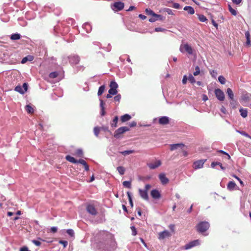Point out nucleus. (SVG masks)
<instances>
[{
  "label": "nucleus",
  "mask_w": 251,
  "mask_h": 251,
  "mask_svg": "<svg viewBox=\"0 0 251 251\" xmlns=\"http://www.w3.org/2000/svg\"><path fill=\"white\" fill-rule=\"evenodd\" d=\"M209 224L207 222H201L196 226L197 230L201 233L205 232L209 227Z\"/></svg>",
  "instance_id": "obj_1"
},
{
  "label": "nucleus",
  "mask_w": 251,
  "mask_h": 251,
  "mask_svg": "<svg viewBox=\"0 0 251 251\" xmlns=\"http://www.w3.org/2000/svg\"><path fill=\"white\" fill-rule=\"evenodd\" d=\"M151 185L149 184H146L145 186V189L142 190L141 189H139V193L140 197L146 201L149 200V196L148 191L151 189Z\"/></svg>",
  "instance_id": "obj_2"
},
{
  "label": "nucleus",
  "mask_w": 251,
  "mask_h": 251,
  "mask_svg": "<svg viewBox=\"0 0 251 251\" xmlns=\"http://www.w3.org/2000/svg\"><path fill=\"white\" fill-rule=\"evenodd\" d=\"M251 94L245 93H243L241 96L240 101L242 103L244 106H247V104L251 100Z\"/></svg>",
  "instance_id": "obj_3"
},
{
  "label": "nucleus",
  "mask_w": 251,
  "mask_h": 251,
  "mask_svg": "<svg viewBox=\"0 0 251 251\" xmlns=\"http://www.w3.org/2000/svg\"><path fill=\"white\" fill-rule=\"evenodd\" d=\"M129 130V128L127 126L121 127L115 131L114 136L116 138H119L122 134Z\"/></svg>",
  "instance_id": "obj_4"
},
{
  "label": "nucleus",
  "mask_w": 251,
  "mask_h": 251,
  "mask_svg": "<svg viewBox=\"0 0 251 251\" xmlns=\"http://www.w3.org/2000/svg\"><path fill=\"white\" fill-rule=\"evenodd\" d=\"M124 7V3L121 1L115 2L111 5L112 9L115 11L122 10Z\"/></svg>",
  "instance_id": "obj_5"
},
{
  "label": "nucleus",
  "mask_w": 251,
  "mask_h": 251,
  "mask_svg": "<svg viewBox=\"0 0 251 251\" xmlns=\"http://www.w3.org/2000/svg\"><path fill=\"white\" fill-rule=\"evenodd\" d=\"M206 159H201L195 161L193 163V168L195 170L201 169L203 167L204 163L206 161Z\"/></svg>",
  "instance_id": "obj_6"
},
{
  "label": "nucleus",
  "mask_w": 251,
  "mask_h": 251,
  "mask_svg": "<svg viewBox=\"0 0 251 251\" xmlns=\"http://www.w3.org/2000/svg\"><path fill=\"white\" fill-rule=\"evenodd\" d=\"M180 50L182 52L186 51L189 54H192L193 53V49L188 44H185L182 46L180 47Z\"/></svg>",
  "instance_id": "obj_7"
},
{
  "label": "nucleus",
  "mask_w": 251,
  "mask_h": 251,
  "mask_svg": "<svg viewBox=\"0 0 251 251\" xmlns=\"http://www.w3.org/2000/svg\"><path fill=\"white\" fill-rule=\"evenodd\" d=\"M199 245L200 241L199 240H195L186 244L184 246V249L185 250H189Z\"/></svg>",
  "instance_id": "obj_8"
},
{
  "label": "nucleus",
  "mask_w": 251,
  "mask_h": 251,
  "mask_svg": "<svg viewBox=\"0 0 251 251\" xmlns=\"http://www.w3.org/2000/svg\"><path fill=\"white\" fill-rule=\"evenodd\" d=\"M86 210L87 212L92 215L95 216L97 214V211L93 205L89 204L87 206Z\"/></svg>",
  "instance_id": "obj_9"
},
{
  "label": "nucleus",
  "mask_w": 251,
  "mask_h": 251,
  "mask_svg": "<svg viewBox=\"0 0 251 251\" xmlns=\"http://www.w3.org/2000/svg\"><path fill=\"white\" fill-rule=\"evenodd\" d=\"M161 165V161L159 160H156L154 163H150L147 164L150 169H155Z\"/></svg>",
  "instance_id": "obj_10"
},
{
  "label": "nucleus",
  "mask_w": 251,
  "mask_h": 251,
  "mask_svg": "<svg viewBox=\"0 0 251 251\" xmlns=\"http://www.w3.org/2000/svg\"><path fill=\"white\" fill-rule=\"evenodd\" d=\"M158 238L160 240H162L165 239V238L169 237L171 236V234L169 231L168 230H164L162 232H160L158 233Z\"/></svg>",
  "instance_id": "obj_11"
},
{
  "label": "nucleus",
  "mask_w": 251,
  "mask_h": 251,
  "mask_svg": "<svg viewBox=\"0 0 251 251\" xmlns=\"http://www.w3.org/2000/svg\"><path fill=\"white\" fill-rule=\"evenodd\" d=\"M158 177L161 183L163 185L167 184L169 181V179L166 176L164 173L160 174Z\"/></svg>",
  "instance_id": "obj_12"
},
{
  "label": "nucleus",
  "mask_w": 251,
  "mask_h": 251,
  "mask_svg": "<svg viewBox=\"0 0 251 251\" xmlns=\"http://www.w3.org/2000/svg\"><path fill=\"white\" fill-rule=\"evenodd\" d=\"M227 188L229 191L238 190L239 188L233 181H229L227 185Z\"/></svg>",
  "instance_id": "obj_13"
},
{
  "label": "nucleus",
  "mask_w": 251,
  "mask_h": 251,
  "mask_svg": "<svg viewBox=\"0 0 251 251\" xmlns=\"http://www.w3.org/2000/svg\"><path fill=\"white\" fill-rule=\"evenodd\" d=\"M151 195L154 199H159L161 197V195L158 190L153 189L151 192Z\"/></svg>",
  "instance_id": "obj_14"
},
{
  "label": "nucleus",
  "mask_w": 251,
  "mask_h": 251,
  "mask_svg": "<svg viewBox=\"0 0 251 251\" xmlns=\"http://www.w3.org/2000/svg\"><path fill=\"white\" fill-rule=\"evenodd\" d=\"M158 123L162 125H165L169 124V119L166 116H163L159 119Z\"/></svg>",
  "instance_id": "obj_15"
},
{
  "label": "nucleus",
  "mask_w": 251,
  "mask_h": 251,
  "mask_svg": "<svg viewBox=\"0 0 251 251\" xmlns=\"http://www.w3.org/2000/svg\"><path fill=\"white\" fill-rule=\"evenodd\" d=\"M80 61V58L79 56L76 55V56H73L70 58L69 62L70 63L73 64H77Z\"/></svg>",
  "instance_id": "obj_16"
},
{
  "label": "nucleus",
  "mask_w": 251,
  "mask_h": 251,
  "mask_svg": "<svg viewBox=\"0 0 251 251\" xmlns=\"http://www.w3.org/2000/svg\"><path fill=\"white\" fill-rule=\"evenodd\" d=\"M184 147H185V145H184V144H183L182 143L172 144L170 145V150L174 151L175 150H176L178 148H180L182 149Z\"/></svg>",
  "instance_id": "obj_17"
},
{
  "label": "nucleus",
  "mask_w": 251,
  "mask_h": 251,
  "mask_svg": "<svg viewBox=\"0 0 251 251\" xmlns=\"http://www.w3.org/2000/svg\"><path fill=\"white\" fill-rule=\"evenodd\" d=\"M230 106L233 108L235 109L239 105V103L236 100L234 99L230 100Z\"/></svg>",
  "instance_id": "obj_18"
},
{
  "label": "nucleus",
  "mask_w": 251,
  "mask_h": 251,
  "mask_svg": "<svg viewBox=\"0 0 251 251\" xmlns=\"http://www.w3.org/2000/svg\"><path fill=\"white\" fill-rule=\"evenodd\" d=\"M131 118V117L129 114H126L121 117V121L122 123H124L130 120Z\"/></svg>",
  "instance_id": "obj_19"
},
{
  "label": "nucleus",
  "mask_w": 251,
  "mask_h": 251,
  "mask_svg": "<svg viewBox=\"0 0 251 251\" xmlns=\"http://www.w3.org/2000/svg\"><path fill=\"white\" fill-rule=\"evenodd\" d=\"M65 158L66 159L70 162L75 164L79 163L78 160H76L74 157L69 155H67Z\"/></svg>",
  "instance_id": "obj_20"
},
{
  "label": "nucleus",
  "mask_w": 251,
  "mask_h": 251,
  "mask_svg": "<svg viewBox=\"0 0 251 251\" xmlns=\"http://www.w3.org/2000/svg\"><path fill=\"white\" fill-rule=\"evenodd\" d=\"M34 59V57L32 55H27V56L23 58L22 60L21 63L24 64L27 61H32Z\"/></svg>",
  "instance_id": "obj_21"
},
{
  "label": "nucleus",
  "mask_w": 251,
  "mask_h": 251,
  "mask_svg": "<svg viewBox=\"0 0 251 251\" xmlns=\"http://www.w3.org/2000/svg\"><path fill=\"white\" fill-rule=\"evenodd\" d=\"M79 163L82 164L84 166L85 170L86 171H88L89 170V166L87 163V162L83 159H79L78 160Z\"/></svg>",
  "instance_id": "obj_22"
},
{
  "label": "nucleus",
  "mask_w": 251,
  "mask_h": 251,
  "mask_svg": "<svg viewBox=\"0 0 251 251\" xmlns=\"http://www.w3.org/2000/svg\"><path fill=\"white\" fill-rule=\"evenodd\" d=\"M184 10L187 11V12L191 15H192L195 13L194 9L192 7L189 6H185L184 7Z\"/></svg>",
  "instance_id": "obj_23"
},
{
  "label": "nucleus",
  "mask_w": 251,
  "mask_h": 251,
  "mask_svg": "<svg viewBox=\"0 0 251 251\" xmlns=\"http://www.w3.org/2000/svg\"><path fill=\"white\" fill-rule=\"evenodd\" d=\"M104 103L103 101L102 100H100V106L101 108L100 115L102 116H104L105 114V108H104Z\"/></svg>",
  "instance_id": "obj_24"
},
{
  "label": "nucleus",
  "mask_w": 251,
  "mask_h": 251,
  "mask_svg": "<svg viewBox=\"0 0 251 251\" xmlns=\"http://www.w3.org/2000/svg\"><path fill=\"white\" fill-rule=\"evenodd\" d=\"M239 112L240 113V115L241 116L243 117V118H246L247 117V115H248V110L247 109H244V108H241L240 109H239Z\"/></svg>",
  "instance_id": "obj_25"
},
{
  "label": "nucleus",
  "mask_w": 251,
  "mask_h": 251,
  "mask_svg": "<svg viewBox=\"0 0 251 251\" xmlns=\"http://www.w3.org/2000/svg\"><path fill=\"white\" fill-rule=\"evenodd\" d=\"M226 93L230 100L234 99V94L230 88H228L227 89Z\"/></svg>",
  "instance_id": "obj_26"
},
{
  "label": "nucleus",
  "mask_w": 251,
  "mask_h": 251,
  "mask_svg": "<svg viewBox=\"0 0 251 251\" xmlns=\"http://www.w3.org/2000/svg\"><path fill=\"white\" fill-rule=\"evenodd\" d=\"M245 36L247 39L246 45L247 46H250L251 45L250 34L249 31H246L245 32Z\"/></svg>",
  "instance_id": "obj_27"
},
{
  "label": "nucleus",
  "mask_w": 251,
  "mask_h": 251,
  "mask_svg": "<svg viewBox=\"0 0 251 251\" xmlns=\"http://www.w3.org/2000/svg\"><path fill=\"white\" fill-rule=\"evenodd\" d=\"M21 38V35L19 33H14L11 35L10 39L12 40H19Z\"/></svg>",
  "instance_id": "obj_28"
},
{
  "label": "nucleus",
  "mask_w": 251,
  "mask_h": 251,
  "mask_svg": "<svg viewBox=\"0 0 251 251\" xmlns=\"http://www.w3.org/2000/svg\"><path fill=\"white\" fill-rule=\"evenodd\" d=\"M118 117L117 116H116L114 118V119L112 121V123L111 124V126L113 127H117V124L118 123Z\"/></svg>",
  "instance_id": "obj_29"
},
{
  "label": "nucleus",
  "mask_w": 251,
  "mask_h": 251,
  "mask_svg": "<svg viewBox=\"0 0 251 251\" xmlns=\"http://www.w3.org/2000/svg\"><path fill=\"white\" fill-rule=\"evenodd\" d=\"M135 151L134 150H127V151H121L120 153L123 154L124 156H126V155H128L133 153H134Z\"/></svg>",
  "instance_id": "obj_30"
},
{
  "label": "nucleus",
  "mask_w": 251,
  "mask_h": 251,
  "mask_svg": "<svg viewBox=\"0 0 251 251\" xmlns=\"http://www.w3.org/2000/svg\"><path fill=\"white\" fill-rule=\"evenodd\" d=\"M25 110L28 113L32 114L34 112V109L33 107L29 105H27L25 106Z\"/></svg>",
  "instance_id": "obj_31"
},
{
  "label": "nucleus",
  "mask_w": 251,
  "mask_h": 251,
  "mask_svg": "<svg viewBox=\"0 0 251 251\" xmlns=\"http://www.w3.org/2000/svg\"><path fill=\"white\" fill-rule=\"evenodd\" d=\"M105 90V86L104 85L100 86L99 88L98 92V95L100 96L102 94V93L104 92Z\"/></svg>",
  "instance_id": "obj_32"
},
{
  "label": "nucleus",
  "mask_w": 251,
  "mask_h": 251,
  "mask_svg": "<svg viewBox=\"0 0 251 251\" xmlns=\"http://www.w3.org/2000/svg\"><path fill=\"white\" fill-rule=\"evenodd\" d=\"M74 155L78 156V157H82L83 156V151L81 149H77L75 151Z\"/></svg>",
  "instance_id": "obj_33"
},
{
  "label": "nucleus",
  "mask_w": 251,
  "mask_h": 251,
  "mask_svg": "<svg viewBox=\"0 0 251 251\" xmlns=\"http://www.w3.org/2000/svg\"><path fill=\"white\" fill-rule=\"evenodd\" d=\"M198 18L201 22H205L207 21V18L203 15L198 14Z\"/></svg>",
  "instance_id": "obj_34"
},
{
  "label": "nucleus",
  "mask_w": 251,
  "mask_h": 251,
  "mask_svg": "<svg viewBox=\"0 0 251 251\" xmlns=\"http://www.w3.org/2000/svg\"><path fill=\"white\" fill-rule=\"evenodd\" d=\"M123 185L124 187L127 188H131V181H125L123 182Z\"/></svg>",
  "instance_id": "obj_35"
},
{
  "label": "nucleus",
  "mask_w": 251,
  "mask_h": 251,
  "mask_svg": "<svg viewBox=\"0 0 251 251\" xmlns=\"http://www.w3.org/2000/svg\"><path fill=\"white\" fill-rule=\"evenodd\" d=\"M117 170L119 174L121 175H124L125 172V169L124 167L122 166L118 167Z\"/></svg>",
  "instance_id": "obj_36"
},
{
  "label": "nucleus",
  "mask_w": 251,
  "mask_h": 251,
  "mask_svg": "<svg viewBox=\"0 0 251 251\" xmlns=\"http://www.w3.org/2000/svg\"><path fill=\"white\" fill-rule=\"evenodd\" d=\"M15 91L19 92L20 93L22 94L25 93V91H24L22 87L20 85L17 86L15 88Z\"/></svg>",
  "instance_id": "obj_37"
},
{
  "label": "nucleus",
  "mask_w": 251,
  "mask_h": 251,
  "mask_svg": "<svg viewBox=\"0 0 251 251\" xmlns=\"http://www.w3.org/2000/svg\"><path fill=\"white\" fill-rule=\"evenodd\" d=\"M118 85L115 81H112L110 82V88L117 89V88H118Z\"/></svg>",
  "instance_id": "obj_38"
},
{
  "label": "nucleus",
  "mask_w": 251,
  "mask_h": 251,
  "mask_svg": "<svg viewBox=\"0 0 251 251\" xmlns=\"http://www.w3.org/2000/svg\"><path fill=\"white\" fill-rule=\"evenodd\" d=\"M228 9L232 15L236 16L237 15V11L236 10L232 8L230 5L228 4Z\"/></svg>",
  "instance_id": "obj_39"
},
{
  "label": "nucleus",
  "mask_w": 251,
  "mask_h": 251,
  "mask_svg": "<svg viewBox=\"0 0 251 251\" xmlns=\"http://www.w3.org/2000/svg\"><path fill=\"white\" fill-rule=\"evenodd\" d=\"M236 131L237 132L239 133L240 134H241V135L251 139V136L249 134H248L247 133H246L245 131H240V130H236Z\"/></svg>",
  "instance_id": "obj_40"
},
{
  "label": "nucleus",
  "mask_w": 251,
  "mask_h": 251,
  "mask_svg": "<svg viewBox=\"0 0 251 251\" xmlns=\"http://www.w3.org/2000/svg\"><path fill=\"white\" fill-rule=\"evenodd\" d=\"M155 15H157V14L155 13L152 15V17L149 19V21L151 23L154 22L158 20L157 17H156Z\"/></svg>",
  "instance_id": "obj_41"
},
{
  "label": "nucleus",
  "mask_w": 251,
  "mask_h": 251,
  "mask_svg": "<svg viewBox=\"0 0 251 251\" xmlns=\"http://www.w3.org/2000/svg\"><path fill=\"white\" fill-rule=\"evenodd\" d=\"M58 75V74L56 72H51L49 74V77L51 78H55Z\"/></svg>",
  "instance_id": "obj_42"
},
{
  "label": "nucleus",
  "mask_w": 251,
  "mask_h": 251,
  "mask_svg": "<svg viewBox=\"0 0 251 251\" xmlns=\"http://www.w3.org/2000/svg\"><path fill=\"white\" fill-rule=\"evenodd\" d=\"M189 81L192 84L196 82L195 78L192 75L190 74L188 76Z\"/></svg>",
  "instance_id": "obj_43"
},
{
  "label": "nucleus",
  "mask_w": 251,
  "mask_h": 251,
  "mask_svg": "<svg viewBox=\"0 0 251 251\" xmlns=\"http://www.w3.org/2000/svg\"><path fill=\"white\" fill-rule=\"evenodd\" d=\"M97 248L99 250L103 249L104 250L105 248V246L102 242H100L97 245Z\"/></svg>",
  "instance_id": "obj_44"
},
{
  "label": "nucleus",
  "mask_w": 251,
  "mask_h": 251,
  "mask_svg": "<svg viewBox=\"0 0 251 251\" xmlns=\"http://www.w3.org/2000/svg\"><path fill=\"white\" fill-rule=\"evenodd\" d=\"M117 92H118V91H117V89H115L110 88L108 91V93H110V94H111L112 95H116Z\"/></svg>",
  "instance_id": "obj_45"
},
{
  "label": "nucleus",
  "mask_w": 251,
  "mask_h": 251,
  "mask_svg": "<svg viewBox=\"0 0 251 251\" xmlns=\"http://www.w3.org/2000/svg\"><path fill=\"white\" fill-rule=\"evenodd\" d=\"M100 131V128L98 127H95L94 129V132L95 135L98 137Z\"/></svg>",
  "instance_id": "obj_46"
},
{
  "label": "nucleus",
  "mask_w": 251,
  "mask_h": 251,
  "mask_svg": "<svg viewBox=\"0 0 251 251\" xmlns=\"http://www.w3.org/2000/svg\"><path fill=\"white\" fill-rule=\"evenodd\" d=\"M127 195L128 196V200H129V203H130L131 206L132 207L133 206V201H132V198H131L130 193L129 192H127Z\"/></svg>",
  "instance_id": "obj_47"
},
{
  "label": "nucleus",
  "mask_w": 251,
  "mask_h": 251,
  "mask_svg": "<svg viewBox=\"0 0 251 251\" xmlns=\"http://www.w3.org/2000/svg\"><path fill=\"white\" fill-rule=\"evenodd\" d=\"M146 13L148 15L152 16V15L154 13V12L150 9H146Z\"/></svg>",
  "instance_id": "obj_48"
},
{
  "label": "nucleus",
  "mask_w": 251,
  "mask_h": 251,
  "mask_svg": "<svg viewBox=\"0 0 251 251\" xmlns=\"http://www.w3.org/2000/svg\"><path fill=\"white\" fill-rule=\"evenodd\" d=\"M164 11L167 13L169 15H174V13L173 12L172 10L171 9L169 8H165L164 9Z\"/></svg>",
  "instance_id": "obj_49"
},
{
  "label": "nucleus",
  "mask_w": 251,
  "mask_h": 251,
  "mask_svg": "<svg viewBox=\"0 0 251 251\" xmlns=\"http://www.w3.org/2000/svg\"><path fill=\"white\" fill-rule=\"evenodd\" d=\"M221 154H223L225 155H226V157L228 159H230V156L229 155V154L226 152H225V151H223V150H221Z\"/></svg>",
  "instance_id": "obj_50"
},
{
  "label": "nucleus",
  "mask_w": 251,
  "mask_h": 251,
  "mask_svg": "<svg viewBox=\"0 0 251 251\" xmlns=\"http://www.w3.org/2000/svg\"><path fill=\"white\" fill-rule=\"evenodd\" d=\"M200 68L198 66H197L195 68V71L194 72V75L195 76H196L197 75H198L199 74H200Z\"/></svg>",
  "instance_id": "obj_51"
},
{
  "label": "nucleus",
  "mask_w": 251,
  "mask_h": 251,
  "mask_svg": "<svg viewBox=\"0 0 251 251\" xmlns=\"http://www.w3.org/2000/svg\"><path fill=\"white\" fill-rule=\"evenodd\" d=\"M131 229L132 231V234L134 236L137 234V231L135 227L134 226H131Z\"/></svg>",
  "instance_id": "obj_52"
},
{
  "label": "nucleus",
  "mask_w": 251,
  "mask_h": 251,
  "mask_svg": "<svg viewBox=\"0 0 251 251\" xmlns=\"http://www.w3.org/2000/svg\"><path fill=\"white\" fill-rule=\"evenodd\" d=\"M215 94L217 99L220 100V89H215Z\"/></svg>",
  "instance_id": "obj_53"
},
{
  "label": "nucleus",
  "mask_w": 251,
  "mask_h": 251,
  "mask_svg": "<svg viewBox=\"0 0 251 251\" xmlns=\"http://www.w3.org/2000/svg\"><path fill=\"white\" fill-rule=\"evenodd\" d=\"M151 176H144V177H142V178H140V179L142 181H146V180H149L150 179H151Z\"/></svg>",
  "instance_id": "obj_54"
},
{
  "label": "nucleus",
  "mask_w": 251,
  "mask_h": 251,
  "mask_svg": "<svg viewBox=\"0 0 251 251\" xmlns=\"http://www.w3.org/2000/svg\"><path fill=\"white\" fill-rule=\"evenodd\" d=\"M67 233L71 236H73L74 235V232L73 229H69L67 230Z\"/></svg>",
  "instance_id": "obj_55"
},
{
  "label": "nucleus",
  "mask_w": 251,
  "mask_h": 251,
  "mask_svg": "<svg viewBox=\"0 0 251 251\" xmlns=\"http://www.w3.org/2000/svg\"><path fill=\"white\" fill-rule=\"evenodd\" d=\"M59 243L63 245L64 248L66 247L68 245V242L66 241L60 240L59 241Z\"/></svg>",
  "instance_id": "obj_56"
},
{
  "label": "nucleus",
  "mask_w": 251,
  "mask_h": 251,
  "mask_svg": "<svg viewBox=\"0 0 251 251\" xmlns=\"http://www.w3.org/2000/svg\"><path fill=\"white\" fill-rule=\"evenodd\" d=\"M121 99V96L120 94H118L114 97V99L115 101H120Z\"/></svg>",
  "instance_id": "obj_57"
},
{
  "label": "nucleus",
  "mask_w": 251,
  "mask_h": 251,
  "mask_svg": "<svg viewBox=\"0 0 251 251\" xmlns=\"http://www.w3.org/2000/svg\"><path fill=\"white\" fill-rule=\"evenodd\" d=\"M172 7L176 9H179L180 8V4L178 3H173Z\"/></svg>",
  "instance_id": "obj_58"
},
{
  "label": "nucleus",
  "mask_w": 251,
  "mask_h": 251,
  "mask_svg": "<svg viewBox=\"0 0 251 251\" xmlns=\"http://www.w3.org/2000/svg\"><path fill=\"white\" fill-rule=\"evenodd\" d=\"M32 242L37 246H40L41 245V243L39 241L33 240L32 241Z\"/></svg>",
  "instance_id": "obj_59"
},
{
  "label": "nucleus",
  "mask_w": 251,
  "mask_h": 251,
  "mask_svg": "<svg viewBox=\"0 0 251 251\" xmlns=\"http://www.w3.org/2000/svg\"><path fill=\"white\" fill-rule=\"evenodd\" d=\"M188 79V78L187 77V76L186 75H184L183 77L182 80V83L183 84H185L186 83Z\"/></svg>",
  "instance_id": "obj_60"
},
{
  "label": "nucleus",
  "mask_w": 251,
  "mask_h": 251,
  "mask_svg": "<svg viewBox=\"0 0 251 251\" xmlns=\"http://www.w3.org/2000/svg\"><path fill=\"white\" fill-rule=\"evenodd\" d=\"M57 231V228L55 226L51 227L50 229V231L52 233H55Z\"/></svg>",
  "instance_id": "obj_61"
},
{
  "label": "nucleus",
  "mask_w": 251,
  "mask_h": 251,
  "mask_svg": "<svg viewBox=\"0 0 251 251\" xmlns=\"http://www.w3.org/2000/svg\"><path fill=\"white\" fill-rule=\"evenodd\" d=\"M226 78L224 76L221 75V84H224L226 83Z\"/></svg>",
  "instance_id": "obj_62"
},
{
  "label": "nucleus",
  "mask_w": 251,
  "mask_h": 251,
  "mask_svg": "<svg viewBox=\"0 0 251 251\" xmlns=\"http://www.w3.org/2000/svg\"><path fill=\"white\" fill-rule=\"evenodd\" d=\"M220 162H213L211 164V166L212 168H214L216 165H219Z\"/></svg>",
  "instance_id": "obj_63"
},
{
  "label": "nucleus",
  "mask_w": 251,
  "mask_h": 251,
  "mask_svg": "<svg viewBox=\"0 0 251 251\" xmlns=\"http://www.w3.org/2000/svg\"><path fill=\"white\" fill-rule=\"evenodd\" d=\"M20 251H30L28 250V248L27 247H23L21 248L20 250Z\"/></svg>",
  "instance_id": "obj_64"
}]
</instances>
